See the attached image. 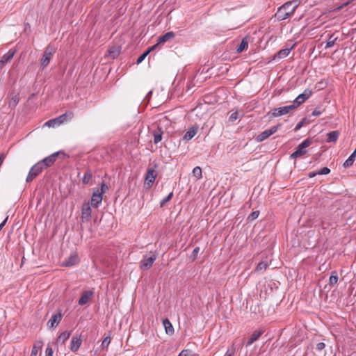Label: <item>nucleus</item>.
I'll return each mask as SVG.
<instances>
[{"mask_svg": "<svg viewBox=\"0 0 356 356\" xmlns=\"http://www.w3.org/2000/svg\"><path fill=\"white\" fill-rule=\"evenodd\" d=\"M298 6L299 3L297 0L287 1L278 8L275 17L278 21L284 20L293 14Z\"/></svg>", "mask_w": 356, "mask_h": 356, "instance_id": "nucleus-1", "label": "nucleus"}, {"mask_svg": "<svg viewBox=\"0 0 356 356\" xmlns=\"http://www.w3.org/2000/svg\"><path fill=\"white\" fill-rule=\"evenodd\" d=\"M312 143V141L310 138L305 140L296 147V151L291 154V158L296 159L305 154L307 153L306 148L308 147Z\"/></svg>", "mask_w": 356, "mask_h": 356, "instance_id": "nucleus-2", "label": "nucleus"}, {"mask_svg": "<svg viewBox=\"0 0 356 356\" xmlns=\"http://www.w3.org/2000/svg\"><path fill=\"white\" fill-rule=\"evenodd\" d=\"M45 168L40 161L35 163L30 170L26 177V182L32 181L38 175H40Z\"/></svg>", "mask_w": 356, "mask_h": 356, "instance_id": "nucleus-3", "label": "nucleus"}, {"mask_svg": "<svg viewBox=\"0 0 356 356\" xmlns=\"http://www.w3.org/2000/svg\"><path fill=\"white\" fill-rule=\"evenodd\" d=\"M295 109V106L290 104L289 106H285L280 108H275L271 111L268 113V115L269 117H278L282 116L285 114L289 113L291 111Z\"/></svg>", "mask_w": 356, "mask_h": 356, "instance_id": "nucleus-4", "label": "nucleus"}, {"mask_svg": "<svg viewBox=\"0 0 356 356\" xmlns=\"http://www.w3.org/2000/svg\"><path fill=\"white\" fill-rule=\"evenodd\" d=\"M52 51L53 48L50 45L46 47L43 53L42 57L40 60V65L42 67V68H44L49 63L51 57L52 56Z\"/></svg>", "mask_w": 356, "mask_h": 356, "instance_id": "nucleus-5", "label": "nucleus"}, {"mask_svg": "<svg viewBox=\"0 0 356 356\" xmlns=\"http://www.w3.org/2000/svg\"><path fill=\"white\" fill-rule=\"evenodd\" d=\"M312 95L311 90H305L303 93L299 95L293 101L291 105L295 106V109L298 108L301 104L305 102Z\"/></svg>", "mask_w": 356, "mask_h": 356, "instance_id": "nucleus-6", "label": "nucleus"}, {"mask_svg": "<svg viewBox=\"0 0 356 356\" xmlns=\"http://www.w3.org/2000/svg\"><path fill=\"white\" fill-rule=\"evenodd\" d=\"M91 217V207L89 202H84L81 209L82 222H88Z\"/></svg>", "mask_w": 356, "mask_h": 356, "instance_id": "nucleus-7", "label": "nucleus"}, {"mask_svg": "<svg viewBox=\"0 0 356 356\" xmlns=\"http://www.w3.org/2000/svg\"><path fill=\"white\" fill-rule=\"evenodd\" d=\"M156 259V256L152 255L151 257H145L140 262V268L143 270H147L150 268L154 261Z\"/></svg>", "mask_w": 356, "mask_h": 356, "instance_id": "nucleus-8", "label": "nucleus"}, {"mask_svg": "<svg viewBox=\"0 0 356 356\" xmlns=\"http://www.w3.org/2000/svg\"><path fill=\"white\" fill-rule=\"evenodd\" d=\"M295 45L296 44H293L289 47H286L284 49H280L273 55V59H281L286 57L289 54L290 51L293 49Z\"/></svg>", "mask_w": 356, "mask_h": 356, "instance_id": "nucleus-9", "label": "nucleus"}, {"mask_svg": "<svg viewBox=\"0 0 356 356\" xmlns=\"http://www.w3.org/2000/svg\"><path fill=\"white\" fill-rule=\"evenodd\" d=\"M60 153V152H55V153L51 154L50 156L44 158V159L41 160L40 162H42L43 163V166L45 168H48V167L51 166V165H53V163L56 161V158L58 157V156L59 155Z\"/></svg>", "mask_w": 356, "mask_h": 356, "instance_id": "nucleus-10", "label": "nucleus"}, {"mask_svg": "<svg viewBox=\"0 0 356 356\" xmlns=\"http://www.w3.org/2000/svg\"><path fill=\"white\" fill-rule=\"evenodd\" d=\"M102 193H99V189L97 191H94L91 197V205L93 207H98L99 204L102 201Z\"/></svg>", "mask_w": 356, "mask_h": 356, "instance_id": "nucleus-11", "label": "nucleus"}, {"mask_svg": "<svg viewBox=\"0 0 356 356\" xmlns=\"http://www.w3.org/2000/svg\"><path fill=\"white\" fill-rule=\"evenodd\" d=\"M156 175L157 172L155 170L152 168L148 169L145 177V181L147 184L151 186L154 182Z\"/></svg>", "mask_w": 356, "mask_h": 356, "instance_id": "nucleus-12", "label": "nucleus"}, {"mask_svg": "<svg viewBox=\"0 0 356 356\" xmlns=\"http://www.w3.org/2000/svg\"><path fill=\"white\" fill-rule=\"evenodd\" d=\"M79 261V257L77 255L76 253H74L72 254H71L67 259H66L65 261H64L63 262V266H72L74 265H76V264H78Z\"/></svg>", "mask_w": 356, "mask_h": 356, "instance_id": "nucleus-13", "label": "nucleus"}, {"mask_svg": "<svg viewBox=\"0 0 356 356\" xmlns=\"http://www.w3.org/2000/svg\"><path fill=\"white\" fill-rule=\"evenodd\" d=\"M15 50L10 49L6 54H4L0 60V68L3 67L6 63L9 62L14 56Z\"/></svg>", "mask_w": 356, "mask_h": 356, "instance_id": "nucleus-14", "label": "nucleus"}, {"mask_svg": "<svg viewBox=\"0 0 356 356\" xmlns=\"http://www.w3.org/2000/svg\"><path fill=\"white\" fill-rule=\"evenodd\" d=\"M62 314L60 313L54 314L47 322V326L49 327H56L61 321Z\"/></svg>", "mask_w": 356, "mask_h": 356, "instance_id": "nucleus-15", "label": "nucleus"}, {"mask_svg": "<svg viewBox=\"0 0 356 356\" xmlns=\"http://www.w3.org/2000/svg\"><path fill=\"white\" fill-rule=\"evenodd\" d=\"M120 51L121 47L120 46H112L108 49L106 56L115 59L120 55Z\"/></svg>", "mask_w": 356, "mask_h": 356, "instance_id": "nucleus-16", "label": "nucleus"}, {"mask_svg": "<svg viewBox=\"0 0 356 356\" xmlns=\"http://www.w3.org/2000/svg\"><path fill=\"white\" fill-rule=\"evenodd\" d=\"M93 292L90 291H84L79 300V305H84L92 297Z\"/></svg>", "mask_w": 356, "mask_h": 356, "instance_id": "nucleus-17", "label": "nucleus"}, {"mask_svg": "<svg viewBox=\"0 0 356 356\" xmlns=\"http://www.w3.org/2000/svg\"><path fill=\"white\" fill-rule=\"evenodd\" d=\"M10 97L9 106L15 107L19 101V93L17 90H13L10 94Z\"/></svg>", "mask_w": 356, "mask_h": 356, "instance_id": "nucleus-18", "label": "nucleus"}, {"mask_svg": "<svg viewBox=\"0 0 356 356\" xmlns=\"http://www.w3.org/2000/svg\"><path fill=\"white\" fill-rule=\"evenodd\" d=\"M175 37V34L172 31H169L165 33L164 35L160 36L157 41L158 44L164 43L165 42H168L172 39H173Z\"/></svg>", "mask_w": 356, "mask_h": 356, "instance_id": "nucleus-19", "label": "nucleus"}, {"mask_svg": "<svg viewBox=\"0 0 356 356\" xmlns=\"http://www.w3.org/2000/svg\"><path fill=\"white\" fill-rule=\"evenodd\" d=\"M264 333L263 330H255L249 338L246 346L252 345L254 341L258 340L260 336Z\"/></svg>", "mask_w": 356, "mask_h": 356, "instance_id": "nucleus-20", "label": "nucleus"}, {"mask_svg": "<svg viewBox=\"0 0 356 356\" xmlns=\"http://www.w3.org/2000/svg\"><path fill=\"white\" fill-rule=\"evenodd\" d=\"M74 113L72 111L66 112L65 113L60 115L56 118L58 122L59 125L63 124V122L70 120L73 118Z\"/></svg>", "mask_w": 356, "mask_h": 356, "instance_id": "nucleus-21", "label": "nucleus"}, {"mask_svg": "<svg viewBox=\"0 0 356 356\" xmlns=\"http://www.w3.org/2000/svg\"><path fill=\"white\" fill-rule=\"evenodd\" d=\"M198 131L197 127H191L184 134L183 138L186 140H189L193 138Z\"/></svg>", "mask_w": 356, "mask_h": 356, "instance_id": "nucleus-22", "label": "nucleus"}, {"mask_svg": "<svg viewBox=\"0 0 356 356\" xmlns=\"http://www.w3.org/2000/svg\"><path fill=\"white\" fill-rule=\"evenodd\" d=\"M81 343H82L81 339L77 338V337H73L72 339V341H71L70 350L74 352L76 351L81 346Z\"/></svg>", "mask_w": 356, "mask_h": 356, "instance_id": "nucleus-23", "label": "nucleus"}, {"mask_svg": "<svg viewBox=\"0 0 356 356\" xmlns=\"http://www.w3.org/2000/svg\"><path fill=\"white\" fill-rule=\"evenodd\" d=\"M327 138L326 141L327 143H335L339 138V132L338 131H332L329 132L327 134Z\"/></svg>", "mask_w": 356, "mask_h": 356, "instance_id": "nucleus-24", "label": "nucleus"}, {"mask_svg": "<svg viewBox=\"0 0 356 356\" xmlns=\"http://www.w3.org/2000/svg\"><path fill=\"white\" fill-rule=\"evenodd\" d=\"M248 47V37H244L238 47L236 48L237 53H241L244 50H245Z\"/></svg>", "mask_w": 356, "mask_h": 356, "instance_id": "nucleus-25", "label": "nucleus"}, {"mask_svg": "<svg viewBox=\"0 0 356 356\" xmlns=\"http://www.w3.org/2000/svg\"><path fill=\"white\" fill-rule=\"evenodd\" d=\"M71 335V332L70 331H65L63 332L57 338V343H64L65 341L69 339V337Z\"/></svg>", "mask_w": 356, "mask_h": 356, "instance_id": "nucleus-26", "label": "nucleus"}, {"mask_svg": "<svg viewBox=\"0 0 356 356\" xmlns=\"http://www.w3.org/2000/svg\"><path fill=\"white\" fill-rule=\"evenodd\" d=\"M163 324L167 334H172L174 333L173 326L168 318H165L163 321Z\"/></svg>", "mask_w": 356, "mask_h": 356, "instance_id": "nucleus-27", "label": "nucleus"}, {"mask_svg": "<svg viewBox=\"0 0 356 356\" xmlns=\"http://www.w3.org/2000/svg\"><path fill=\"white\" fill-rule=\"evenodd\" d=\"M42 347V342L41 341H36L33 346L31 353L30 356H37L38 351Z\"/></svg>", "mask_w": 356, "mask_h": 356, "instance_id": "nucleus-28", "label": "nucleus"}, {"mask_svg": "<svg viewBox=\"0 0 356 356\" xmlns=\"http://www.w3.org/2000/svg\"><path fill=\"white\" fill-rule=\"evenodd\" d=\"M92 179V173L90 170H87L82 178V182L83 184H88Z\"/></svg>", "mask_w": 356, "mask_h": 356, "instance_id": "nucleus-29", "label": "nucleus"}, {"mask_svg": "<svg viewBox=\"0 0 356 356\" xmlns=\"http://www.w3.org/2000/svg\"><path fill=\"white\" fill-rule=\"evenodd\" d=\"M163 131L161 129L158 128L154 131V143L157 144L162 140Z\"/></svg>", "mask_w": 356, "mask_h": 356, "instance_id": "nucleus-30", "label": "nucleus"}, {"mask_svg": "<svg viewBox=\"0 0 356 356\" xmlns=\"http://www.w3.org/2000/svg\"><path fill=\"white\" fill-rule=\"evenodd\" d=\"M339 277L337 271H332L331 273V275L329 278V284L333 286L336 284L338 282Z\"/></svg>", "mask_w": 356, "mask_h": 356, "instance_id": "nucleus-31", "label": "nucleus"}, {"mask_svg": "<svg viewBox=\"0 0 356 356\" xmlns=\"http://www.w3.org/2000/svg\"><path fill=\"white\" fill-rule=\"evenodd\" d=\"M271 135L268 132V130H265L263 132H261L260 134H259L257 137V140L259 142L264 141V140L267 139L269 136Z\"/></svg>", "mask_w": 356, "mask_h": 356, "instance_id": "nucleus-32", "label": "nucleus"}, {"mask_svg": "<svg viewBox=\"0 0 356 356\" xmlns=\"http://www.w3.org/2000/svg\"><path fill=\"white\" fill-rule=\"evenodd\" d=\"M328 86V79H323L316 83L315 89H325Z\"/></svg>", "mask_w": 356, "mask_h": 356, "instance_id": "nucleus-33", "label": "nucleus"}, {"mask_svg": "<svg viewBox=\"0 0 356 356\" xmlns=\"http://www.w3.org/2000/svg\"><path fill=\"white\" fill-rule=\"evenodd\" d=\"M355 158L354 156H352L350 155L346 160V161L343 163V167L345 168H350V166H352L353 165V163L355 160Z\"/></svg>", "mask_w": 356, "mask_h": 356, "instance_id": "nucleus-34", "label": "nucleus"}, {"mask_svg": "<svg viewBox=\"0 0 356 356\" xmlns=\"http://www.w3.org/2000/svg\"><path fill=\"white\" fill-rule=\"evenodd\" d=\"M337 40V37H335L334 34L331 35L326 42L325 47L326 48L332 47L334 44Z\"/></svg>", "mask_w": 356, "mask_h": 356, "instance_id": "nucleus-35", "label": "nucleus"}, {"mask_svg": "<svg viewBox=\"0 0 356 356\" xmlns=\"http://www.w3.org/2000/svg\"><path fill=\"white\" fill-rule=\"evenodd\" d=\"M268 266L267 263L264 261L259 262L256 267L255 270L257 272H264Z\"/></svg>", "mask_w": 356, "mask_h": 356, "instance_id": "nucleus-36", "label": "nucleus"}, {"mask_svg": "<svg viewBox=\"0 0 356 356\" xmlns=\"http://www.w3.org/2000/svg\"><path fill=\"white\" fill-rule=\"evenodd\" d=\"M173 197V192L170 193L165 198L160 202V207H163L167 202L171 200Z\"/></svg>", "mask_w": 356, "mask_h": 356, "instance_id": "nucleus-37", "label": "nucleus"}, {"mask_svg": "<svg viewBox=\"0 0 356 356\" xmlns=\"http://www.w3.org/2000/svg\"><path fill=\"white\" fill-rule=\"evenodd\" d=\"M193 176H195L197 179H200L202 177V169L200 167H195L193 170Z\"/></svg>", "mask_w": 356, "mask_h": 356, "instance_id": "nucleus-38", "label": "nucleus"}, {"mask_svg": "<svg viewBox=\"0 0 356 356\" xmlns=\"http://www.w3.org/2000/svg\"><path fill=\"white\" fill-rule=\"evenodd\" d=\"M45 126L49 127H54L56 125H59L57 118L51 119L48 120L45 124Z\"/></svg>", "mask_w": 356, "mask_h": 356, "instance_id": "nucleus-39", "label": "nucleus"}, {"mask_svg": "<svg viewBox=\"0 0 356 356\" xmlns=\"http://www.w3.org/2000/svg\"><path fill=\"white\" fill-rule=\"evenodd\" d=\"M259 215V211H252L248 217V220H254L258 218Z\"/></svg>", "mask_w": 356, "mask_h": 356, "instance_id": "nucleus-40", "label": "nucleus"}, {"mask_svg": "<svg viewBox=\"0 0 356 356\" xmlns=\"http://www.w3.org/2000/svg\"><path fill=\"white\" fill-rule=\"evenodd\" d=\"M110 343H111V338L109 337H105L102 343V348H107L108 345L110 344Z\"/></svg>", "mask_w": 356, "mask_h": 356, "instance_id": "nucleus-41", "label": "nucleus"}, {"mask_svg": "<svg viewBox=\"0 0 356 356\" xmlns=\"http://www.w3.org/2000/svg\"><path fill=\"white\" fill-rule=\"evenodd\" d=\"M148 55L147 52L146 51H145L141 55L139 56V57L138 58L137 60H136V63L137 64H140V63H142L144 59L147 57V56Z\"/></svg>", "mask_w": 356, "mask_h": 356, "instance_id": "nucleus-42", "label": "nucleus"}, {"mask_svg": "<svg viewBox=\"0 0 356 356\" xmlns=\"http://www.w3.org/2000/svg\"><path fill=\"white\" fill-rule=\"evenodd\" d=\"M307 122V119L303 118L302 120H300L296 126L294 130L298 131Z\"/></svg>", "mask_w": 356, "mask_h": 356, "instance_id": "nucleus-43", "label": "nucleus"}, {"mask_svg": "<svg viewBox=\"0 0 356 356\" xmlns=\"http://www.w3.org/2000/svg\"><path fill=\"white\" fill-rule=\"evenodd\" d=\"M330 172V170L327 167H324L322 169L317 170L318 175H327Z\"/></svg>", "mask_w": 356, "mask_h": 356, "instance_id": "nucleus-44", "label": "nucleus"}, {"mask_svg": "<svg viewBox=\"0 0 356 356\" xmlns=\"http://www.w3.org/2000/svg\"><path fill=\"white\" fill-rule=\"evenodd\" d=\"M108 189V186L104 182H102L101 184V188H100V191H99V193H102V195H103L106 192V191Z\"/></svg>", "mask_w": 356, "mask_h": 356, "instance_id": "nucleus-45", "label": "nucleus"}, {"mask_svg": "<svg viewBox=\"0 0 356 356\" xmlns=\"http://www.w3.org/2000/svg\"><path fill=\"white\" fill-rule=\"evenodd\" d=\"M235 353V348L234 346H232L230 348H228L226 353H225V356H232L234 355Z\"/></svg>", "mask_w": 356, "mask_h": 356, "instance_id": "nucleus-46", "label": "nucleus"}, {"mask_svg": "<svg viewBox=\"0 0 356 356\" xmlns=\"http://www.w3.org/2000/svg\"><path fill=\"white\" fill-rule=\"evenodd\" d=\"M280 126H281L280 124L273 126V127H270V129H267V130L268 131V132L270 133V135H273L277 131L278 127Z\"/></svg>", "mask_w": 356, "mask_h": 356, "instance_id": "nucleus-47", "label": "nucleus"}, {"mask_svg": "<svg viewBox=\"0 0 356 356\" xmlns=\"http://www.w3.org/2000/svg\"><path fill=\"white\" fill-rule=\"evenodd\" d=\"M178 356H192L191 351L189 350H183Z\"/></svg>", "mask_w": 356, "mask_h": 356, "instance_id": "nucleus-48", "label": "nucleus"}, {"mask_svg": "<svg viewBox=\"0 0 356 356\" xmlns=\"http://www.w3.org/2000/svg\"><path fill=\"white\" fill-rule=\"evenodd\" d=\"M238 112H234L231 114V115L229 116V120L231 121H234L238 119Z\"/></svg>", "mask_w": 356, "mask_h": 356, "instance_id": "nucleus-49", "label": "nucleus"}, {"mask_svg": "<svg viewBox=\"0 0 356 356\" xmlns=\"http://www.w3.org/2000/svg\"><path fill=\"white\" fill-rule=\"evenodd\" d=\"M325 347V344L323 342H320L316 344V350L318 351H321Z\"/></svg>", "mask_w": 356, "mask_h": 356, "instance_id": "nucleus-50", "label": "nucleus"}, {"mask_svg": "<svg viewBox=\"0 0 356 356\" xmlns=\"http://www.w3.org/2000/svg\"><path fill=\"white\" fill-rule=\"evenodd\" d=\"M46 356H52L53 355V349L51 347H50L49 346H48L46 348Z\"/></svg>", "mask_w": 356, "mask_h": 356, "instance_id": "nucleus-51", "label": "nucleus"}, {"mask_svg": "<svg viewBox=\"0 0 356 356\" xmlns=\"http://www.w3.org/2000/svg\"><path fill=\"white\" fill-rule=\"evenodd\" d=\"M159 44H158V42L151 47H149L147 50L146 51L147 52V54H149L151 51H154V49H156L157 48V47L159 46Z\"/></svg>", "mask_w": 356, "mask_h": 356, "instance_id": "nucleus-52", "label": "nucleus"}, {"mask_svg": "<svg viewBox=\"0 0 356 356\" xmlns=\"http://www.w3.org/2000/svg\"><path fill=\"white\" fill-rule=\"evenodd\" d=\"M200 248H199V247H196V248L193 250V252H192V256H193V259H195V258L197 257V254H198V253H199V252H200Z\"/></svg>", "mask_w": 356, "mask_h": 356, "instance_id": "nucleus-53", "label": "nucleus"}, {"mask_svg": "<svg viewBox=\"0 0 356 356\" xmlns=\"http://www.w3.org/2000/svg\"><path fill=\"white\" fill-rule=\"evenodd\" d=\"M321 113L322 112H321V110H319L318 108H315L314 110V111L312 112V115H314V116H318V115H320L321 114Z\"/></svg>", "mask_w": 356, "mask_h": 356, "instance_id": "nucleus-54", "label": "nucleus"}, {"mask_svg": "<svg viewBox=\"0 0 356 356\" xmlns=\"http://www.w3.org/2000/svg\"><path fill=\"white\" fill-rule=\"evenodd\" d=\"M71 90H61V93H60V96L62 97V98H63L64 96L65 95H67L68 96V93L70 92Z\"/></svg>", "mask_w": 356, "mask_h": 356, "instance_id": "nucleus-55", "label": "nucleus"}, {"mask_svg": "<svg viewBox=\"0 0 356 356\" xmlns=\"http://www.w3.org/2000/svg\"><path fill=\"white\" fill-rule=\"evenodd\" d=\"M318 173H317V170L316 171H314V172H310L308 175V177L309 178H312V177H314L316 175H317Z\"/></svg>", "mask_w": 356, "mask_h": 356, "instance_id": "nucleus-56", "label": "nucleus"}, {"mask_svg": "<svg viewBox=\"0 0 356 356\" xmlns=\"http://www.w3.org/2000/svg\"><path fill=\"white\" fill-rule=\"evenodd\" d=\"M8 220V217L6 218V219L0 224V231L2 229V228L3 227V226L5 225L6 221Z\"/></svg>", "mask_w": 356, "mask_h": 356, "instance_id": "nucleus-57", "label": "nucleus"}, {"mask_svg": "<svg viewBox=\"0 0 356 356\" xmlns=\"http://www.w3.org/2000/svg\"><path fill=\"white\" fill-rule=\"evenodd\" d=\"M351 155L356 157V147H355V149L354 150V152L351 154Z\"/></svg>", "mask_w": 356, "mask_h": 356, "instance_id": "nucleus-58", "label": "nucleus"}]
</instances>
